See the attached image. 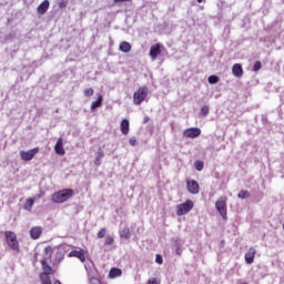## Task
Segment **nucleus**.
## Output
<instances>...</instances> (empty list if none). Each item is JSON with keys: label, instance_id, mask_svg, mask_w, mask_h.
Here are the masks:
<instances>
[{"label": "nucleus", "instance_id": "1", "mask_svg": "<svg viewBox=\"0 0 284 284\" xmlns=\"http://www.w3.org/2000/svg\"><path fill=\"white\" fill-rule=\"evenodd\" d=\"M72 196H74V190L64 189L53 193L51 201L53 203H65V201H69V199H72Z\"/></svg>", "mask_w": 284, "mask_h": 284}, {"label": "nucleus", "instance_id": "2", "mask_svg": "<svg viewBox=\"0 0 284 284\" xmlns=\"http://www.w3.org/2000/svg\"><path fill=\"white\" fill-rule=\"evenodd\" d=\"M149 89L148 87H141L133 94V102L135 105H141L148 99Z\"/></svg>", "mask_w": 284, "mask_h": 284}, {"label": "nucleus", "instance_id": "3", "mask_svg": "<svg viewBox=\"0 0 284 284\" xmlns=\"http://www.w3.org/2000/svg\"><path fill=\"white\" fill-rule=\"evenodd\" d=\"M4 236H6V241H7L8 245H9V247L13 252H20L19 241H17V234H14V232L7 231L4 233Z\"/></svg>", "mask_w": 284, "mask_h": 284}, {"label": "nucleus", "instance_id": "4", "mask_svg": "<svg viewBox=\"0 0 284 284\" xmlns=\"http://www.w3.org/2000/svg\"><path fill=\"white\" fill-rule=\"evenodd\" d=\"M215 209L223 219H227V197H219V200L215 202Z\"/></svg>", "mask_w": 284, "mask_h": 284}, {"label": "nucleus", "instance_id": "5", "mask_svg": "<svg viewBox=\"0 0 284 284\" xmlns=\"http://www.w3.org/2000/svg\"><path fill=\"white\" fill-rule=\"evenodd\" d=\"M194 207V202L192 200H186L184 203L178 205L176 214L178 216H185Z\"/></svg>", "mask_w": 284, "mask_h": 284}, {"label": "nucleus", "instance_id": "6", "mask_svg": "<svg viewBox=\"0 0 284 284\" xmlns=\"http://www.w3.org/2000/svg\"><path fill=\"white\" fill-rule=\"evenodd\" d=\"M37 154H39V148H34L29 151H21L20 158L22 159V161H32V159H34Z\"/></svg>", "mask_w": 284, "mask_h": 284}, {"label": "nucleus", "instance_id": "7", "mask_svg": "<svg viewBox=\"0 0 284 284\" xmlns=\"http://www.w3.org/2000/svg\"><path fill=\"white\" fill-rule=\"evenodd\" d=\"M183 135L186 136V139H196L197 136H201V129L199 128H190L184 130Z\"/></svg>", "mask_w": 284, "mask_h": 284}, {"label": "nucleus", "instance_id": "8", "mask_svg": "<svg viewBox=\"0 0 284 284\" xmlns=\"http://www.w3.org/2000/svg\"><path fill=\"white\" fill-rule=\"evenodd\" d=\"M69 258H79V261H81V263H85V251H83V248L78 250H73L68 254Z\"/></svg>", "mask_w": 284, "mask_h": 284}, {"label": "nucleus", "instance_id": "9", "mask_svg": "<svg viewBox=\"0 0 284 284\" xmlns=\"http://www.w3.org/2000/svg\"><path fill=\"white\" fill-rule=\"evenodd\" d=\"M186 190H187V192H190V194H199V192H200L199 182H196V180L187 181Z\"/></svg>", "mask_w": 284, "mask_h": 284}, {"label": "nucleus", "instance_id": "10", "mask_svg": "<svg viewBox=\"0 0 284 284\" xmlns=\"http://www.w3.org/2000/svg\"><path fill=\"white\" fill-rule=\"evenodd\" d=\"M254 256H256V248L250 247L244 255L246 265H252V263H254Z\"/></svg>", "mask_w": 284, "mask_h": 284}, {"label": "nucleus", "instance_id": "11", "mask_svg": "<svg viewBox=\"0 0 284 284\" xmlns=\"http://www.w3.org/2000/svg\"><path fill=\"white\" fill-rule=\"evenodd\" d=\"M54 152L55 154H59V156L65 155V149H63V138H59L55 145H54Z\"/></svg>", "mask_w": 284, "mask_h": 284}, {"label": "nucleus", "instance_id": "12", "mask_svg": "<svg viewBox=\"0 0 284 284\" xmlns=\"http://www.w3.org/2000/svg\"><path fill=\"white\" fill-rule=\"evenodd\" d=\"M48 10H50V1L44 0L39 4L37 12H38V14H45V12H48Z\"/></svg>", "mask_w": 284, "mask_h": 284}, {"label": "nucleus", "instance_id": "13", "mask_svg": "<svg viewBox=\"0 0 284 284\" xmlns=\"http://www.w3.org/2000/svg\"><path fill=\"white\" fill-rule=\"evenodd\" d=\"M42 233L43 229H41L40 226H36L30 230V236L31 239H33V241H37V239H39Z\"/></svg>", "mask_w": 284, "mask_h": 284}, {"label": "nucleus", "instance_id": "14", "mask_svg": "<svg viewBox=\"0 0 284 284\" xmlns=\"http://www.w3.org/2000/svg\"><path fill=\"white\" fill-rule=\"evenodd\" d=\"M40 263H41V266H42V274H45L47 276H50V274H52V266L50 264H48L45 258L40 261Z\"/></svg>", "mask_w": 284, "mask_h": 284}, {"label": "nucleus", "instance_id": "15", "mask_svg": "<svg viewBox=\"0 0 284 284\" xmlns=\"http://www.w3.org/2000/svg\"><path fill=\"white\" fill-rule=\"evenodd\" d=\"M159 54H161V45L159 43H156L155 45H152L150 49V57L151 59H156V57H159Z\"/></svg>", "mask_w": 284, "mask_h": 284}, {"label": "nucleus", "instance_id": "16", "mask_svg": "<svg viewBox=\"0 0 284 284\" xmlns=\"http://www.w3.org/2000/svg\"><path fill=\"white\" fill-rule=\"evenodd\" d=\"M233 77L241 79L243 77V65L235 63L232 68Z\"/></svg>", "mask_w": 284, "mask_h": 284}, {"label": "nucleus", "instance_id": "17", "mask_svg": "<svg viewBox=\"0 0 284 284\" xmlns=\"http://www.w3.org/2000/svg\"><path fill=\"white\" fill-rule=\"evenodd\" d=\"M120 130L124 135L130 134V121L128 119L121 121Z\"/></svg>", "mask_w": 284, "mask_h": 284}, {"label": "nucleus", "instance_id": "18", "mask_svg": "<svg viewBox=\"0 0 284 284\" xmlns=\"http://www.w3.org/2000/svg\"><path fill=\"white\" fill-rule=\"evenodd\" d=\"M119 50L120 52L128 54V52H132V44H130L128 41H122L119 45Z\"/></svg>", "mask_w": 284, "mask_h": 284}, {"label": "nucleus", "instance_id": "19", "mask_svg": "<svg viewBox=\"0 0 284 284\" xmlns=\"http://www.w3.org/2000/svg\"><path fill=\"white\" fill-rule=\"evenodd\" d=\"M105 156V153L103 152V149H99L95 155L94 165L99 168L101 165V160Z\"/></svg>", "mask_w": 284, "mask_h": 284}, {"label": "nucleus", "instance_id": "20", "mask_svg": "<svg viewBox=\"0 0 284 284\" xmlns=\"http://www.w3.org/2000/svg\"><path fill=\"white\" fill-rule=\"evenodd\" d=\"M101 105H103V95L99 94L97 101L92 102L91 104L92 112H94L97 108H101Z\"/></svg>", "mask_w": 284, "mask_h": 284}, {"label": "nucleus", "instance_id": "21", "mask_svg": "<svg viewBox=\"0 0 284 284\" xmlns=\"http://www.w3.org/2000/svg\"><path fill=\"white\" fill-rule=\"evenodd\" d=\"M174 250L178 256H181V254H183V243H181V240L174 241Z\"/></svg>", "mask_w": 284, "mask_h": 284}, {"label": "nucleus", "instance_id": "22", "mask_svg": "<svg viewBox=\"0 0 284 284\" xmlns=\"http://www.w3.org/2000/svg\"><path fill=\"white\" fill-rule=\"evenodd\" d=\"M121 274H123V271H121V268H116V267L111 268L109 272L110 278H116L118 276H121Z\"/></svg>", "mask_w": 284, "mask_h": 284}, {"label": "nucleus", "instance_id": "23", "mask_svg": "<svg viewBox=\"0 0 284 284\" xmlns=\"http://www.w3.org/2000/svg\"><path fill=\"white\" fill-rule=\"evenodd\" d=\"M34 205V199L30 197L27 200V202L23 205V210H27L30 212L32 210V206Z\"/></svg>", "mask_w": 284, "mask_h": 284}, {"label": "nucleus", "instance_id": "24", "mask_svg": "<svg viewBox=\"0 0 284 284\" xmlns=\"http://www.w3.org/2000/svg\"><path fill=\"white\" fill-rule=\"evenodd\" d=\"M40 281H41V284H52V281L50 280V275H45V273H40Z\"/></svg>", "mask_w": 284, "mask_h": 284}, {"label": "nucleus", "instance_id": "25", "mask_svg": "<svg viewBox=\"0 0 284 284\" xmlns=\"http://www.w3.org/2000/svg\"><path fill=\"white\" fill-rule=\"evenodd\" d=\"M237 199H241L242 201H245V199H250V191H240V193L237 194Z\"/></svg>", "mask_w": 284, "mask_h": 284}, {"label": "nucleus", "instance_id": "26", "mask_svg": "<svg viewBox=\"0 0 284 284\" xmlns=\"http://www.w3.org/2000/svg\"><path fill=\"white\" fill-rule=\"evenodd\" d=\"M120 236L121 239H130V236H132V234L130 233V229H123L121 232H120Z\"/></svg>", "mask_w": 284, "mask_h": 284}, {"label": "nucleus", "instance_id": "27", "mask_svg": "<svg viewBox=\"0 0 284 284\" xmlns=\"http://www.w3.org/2000/svg\"><path fill=\"white\" fill-rule=\"evenodd\" d=\"M207 81L211 85H216V83L220 81V78L219 75H210Z\"/></svg>", "mask_w": 284, "mask_h": 284}, {"label": "nucleus", "instance_id": "28", "mask_svg": "<svg viewBox=\"0 0 284 284\" xmlns=\"http://www.w3.org/2000/svg\"><path fill=\"white\" fill-rule=\"evenodd\" d=\"M194 166H195V170H197V172H202L204 168L203 161L201 160L195 161Z\"/></svg>", "mask_w": 284, "mask_h": 284}, {"label": "nucleus", "instance_id": "29", "mask_svg": "<svg viewBox=\"0 0 284 284\" xmlns=\"http://www.w3.org/2000/svg\"><path fill=\"white\" fill-rule=\"evenodd\" d=\"M201 114H202V116H207L210 114V106L203 105L201 108Z\"/></svg>", "mask_w": 284, "mask_h": 284}, {"label": "nucleus", "instance_id": "30", "mask_svg": "<svg viewBox=\"0 0 284 284\" xmlns=\"http://www.w3.org/2000/svg\"><path fill=\"white\" fill-rule=\"evenodd\" d=\"M93 95H94V89L89 88V89L84 90V97L90 98V97H93Z\"/></svg>", "mask_w": 284, "mask_h": 284}, {"label": "nucleus", "instance_id": "31", "mask_svg": "<svg viewBox=\"0 0 284 284\" xmlns=\"http://www.w3.org/2000/svg\"><path fill=\"white\" fill-rule=\"evenodd\" d=\"M263 64L261 63V61H256L253 65V72H258V70H261Z\"/></svg>", "mask_w": 284, "mask_h": 284}, {"label": "nucleus", "instance_id": "32", "mask_svg": "<svg viewBox=\"0 0 284 284\" xmlns=\"http://www.w3.org/2000/svg\"><path fill=\"white\" fill-rule=\"evenodd\" d=\"M113 243H114V237L111 236V235H108V236L105 237L104 244H105V245H112Z\"/></svg>", "mask_w": 284, "mask_h": 284}, {"label": "nucleus", "instance_id": "33", "mask_svg": "<svg viewBox=\"0 0 284 284\" xmlns=\"http://www.w3.org/2000/svg\"><path fill=\"white\" fill-rule=\"evenodd\" d=\"M106 230L105 229H101L99 232H98V239H103L106 234Z\"/></svg>", "mask_w": 284, "mask_h": 284}, {"label": "nucleus", "instance_id": "34", "mask_svg": "<svg viewBox=\"0 0 284 284\" xmlns=\"http://www.w3.org/2000/svg\"><path fill=\"white\" fill-rule=\"evenodd\" d=\"M155 263H158V265H163V257L158 254V255L155 256Z\"/></svg>", "mask_w": 284, "mask_h": 284}, {"label": "nucleus", "instance_id": "35", "mask_svg": "<svg viewBox=\"0 0 284 284\" xmlns=\"http://www.w3.org/2000/svg\"><path fill=\"white\" fill-rule=\"evenodd\" d=\"M129 143H130V145H132L133 148H134V145H136V138H131L130 140H129Z\"/></svg>", "mask_w": 284, "mask_h": 284}, {"label": "nucleus", "instance_id": "36", "mask_svg": "<svg viewBox=\"0 0 284 284\" xmlns=\"http://www.w3.org/2000/svg\"><path fill=\"white\" fill-rule=\"evenodd\" d=\"M148 284H159V282L156 281V277H153L148 281Z\"/></svg>", "mask_w": 284, "mask_h": 284}, {"label": "nucleus", "instance_id": "37", "mask_svg": "<svg viewBox=\"0 0 284 284\" xmlns=\"http://www.w3.org/2000/svg\"><path fill=\"white\" fill-rule=\"evenodd\" d=\"M132 0H113L114 3L130 2Z\"/></svg>", "mask_w": 284, "mask_h": 284}, {"label": "nucleus", "instance_id": "38", "mask_svg": "<svg viewBox=\"0 0 284 284\" xmlns=\"http://www.w3.org/2000/svg\"><path fill=\"white\" fill-rule=\"evenodd\" d=\"M44 252L48 254L49 252H52V247H50V246H47L45 248H44Z\"/></svg>", "mask_w": 284, "mask_h": 284}, {"label": "nucleus", "instance_id": "39", "mask_svg": "<svg viewBox=\"0 0 284 284\" xmlns=\"http://www.w3.org/2000/svg\"><path fill=\"white\" fill-rule=\"evenodd\" d=\"M148 121H150V118H144V123H148Z\"/></svg>", "mask_w": 284, "mask_h": 284}, {"label": "nucleus", "instance_id": "40", "mask_svg": "<svg viewBox=\"0 0 284 284\" xmlns=\"http://www.w3.org/2000/svg\"><path fill=\"white\" fill-rule=\"evenodd\" d=\"M196 1H197V3H203L204 0H196Z\"/></svg>", "mask_w": 284, "mask_h": 284}, {"label": "nucleus", "instance_id": "41", "mask_svg": "<svg viewBox=\"0 0 284 284\" xmlns=\"http://www.w3.org/2000/svg\"><path fill=\"white\" fill-rule=\"evenodd\" d=\"M59 6H60V8H63V3H60Z\"/></svg>", "mask_w": 284, "mask_h": 284}]
</instances>
